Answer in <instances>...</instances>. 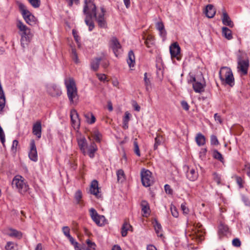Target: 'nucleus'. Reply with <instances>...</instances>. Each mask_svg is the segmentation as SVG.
Segmentation results:
<instances>
[{"instance_id":"1a4fd4ad","label":"nucleus","mask_w":250,"mask_h":250,"mask_svg":"<svg viewBox=\"0 0 250 250\" xmlns=\"http://www.w3.org/2000/svg\"><path fill=\"white\" fill-rule=\"evenodd\" d=\"M249 66V61L248 59L244 60L241 56H238L237 68L242 73L245 75L248 73V69Z\"/></svg>"},{"instance_id":"2eb2a0df","label":"nucleus","mask_w":250,"mask_h":250,"mask_svg":"<svg viewBox=\"0 0 250 250\" xmlns=\"http://www.w3.org/2000/svg\"><path fill=\"white\" fill-rule=\"evenodd\" d=\"M79 147L82 153L85 155L87 154L86 149L87 148V141L84 137H82L77 139Z\"/></svg>"},{"instance_id":"4be33fe9","label":"nucleus","mask_w":250,"mask_h":250,"mask_svg":"<svg viewBox=\"0 0 250 250\" xmlns=\"http://www.w3.org/2000/svg\"><path fill=\"white\" fill-rule=\"evenodd\" d=\"M156 27L159 31L160 35L163 38H165L167 35V32L165 29L163 23L161 21L157 22L156 24Z\"/></svg>"},{"instance_id":"7ed1b4c3","label":"nucleus","mask_w":250,"mask_h":250,"mask_svg":"<svg viewBox=\"0 0 250 250\" xmlns=\"http://www.w3.org/2000/svg\"><path fill=\"white\" fill-rule=\"evenodd\" d=\"M219 78L222 82H225L230 86L234 84V79L230 69L228 67H222L219 71Z\"/></svg>"},{"instance_id":"58836bf2","label":"nucleus","mask_w":250,"mask_h":250,"mask_svg":"<svg viewBox=\"0 0 250 250\" xmlns=\"http://www.w3.org/2000/svg\"><path fill=\"white\" fill-rule=\"evenodd\" d=\"M102 56L100 57V59H101L102 65L104 68H106L109 65V62L106 59L105 54L104 53H102Z\"/></svg>"},{"instance_id":"2f4dec72","label":"nucleus","mask_w":250,"mask_h":250,"mask_svg":"<svg viewBox=\"0 0 250 250\" xmlns=\"http://www.w3.org/2000/svg\"><path fill=\"white\" fill-rule=\"evenodd\" d=\"M229 231L228 226L223 223H221L219 226L218 232L220 235H225Z\"/></svg>"},{"instance_id":"0e129e2a","label":"nucleus","mask_w":250,"mask_h":250,"mask_svg":"<svg viewBox=\"0 0 250 250\" xmlns=\"http://www.w3.org/2000/svg\"><path fill=\"white\" fill-rule=\"evenodd\" d=\"M165 190L167 193L171 194L172 193V190L170 188V186L167 184L165 186Z\"/></svg>"},{"instance_id":"0eeeda50","label":"nucleus","mask_w":250,"mask_h":250,"mask_svg":"<svg viewBox=\"0 0 250 250\" xmlns=\"http://www.w3.org/2000/svg\"><path fill=\"white\" fill-rule=\"evenodd\" d=\"M151 172L149 170L143 168L141 172V181L142 184L146 187L150 186L153 183Z\"/></svg>"},{"instance_id":"f8f14e48","label":"nucleus","mask_w":250,"mask_h":250,"mask_svg":"<svg viewBox=\"0 0 250 250\" xmlns=\"http://www.w3.org/2000/svg\"><path fill=\"white\" fill-rule=\"evenodd\" d=\"M170 53L171 58H176L178 60L180 59V47L177 42L172 43L169 47Z\"/></svg>"},{"instance_id":"4d7b16f0","label":"nucleus","mask_w":250,"mask_h":250,"mask_svg":"<svg viewBox=\"0 0 250 250\" xmlns=\"http://www.w3.org/2000/svg\"><path fill=\"white\" fill-rule=\"evenodd\" d=\"M161 140H160V137L158 136H157L155 138V144L154 145V149L156 150L158 146H159L161 144Z\"/></svg>"},{"instance_id":"6e6552de","label":"nucleus","mask_w":250,"mask_h":250,"mask_svg":"<svg viewBox=\"0 0 250 250\" xmlns=\"http://www.w3.org/2000/svg\"><path fill=\"white\" fill-rule=\"evenodd\" d=\"M90 215L92 220L99 226L104 225L105 218L103 215L98 214L97 211L93 208L89 209Z\"/></svg>"},{"instance_id":"de8ad7c7","label":"nucleus","mask_w":250,"mask_h":250,"mask_svg":"<svg viewBox=\"0 0 250 250\" xmlns=\"http://www.w3.org/2000/svg\"><path fill=\"white\" fill-rule=\"evenodd\" d=\"M82 198V193L81 190H77L75 194V199L77 204H79Z\"/></svg>"},{"instance_id":"6ab92c4d","label":"nucleus","mask_w":250,"mask_h":250,"mask_svg":"<svg viewBox=\"0 0 250 250\" xmlns=\"http://www.w3.org/2000/svg\"><path fill=\"white\" fill-rule=\"evenodd\" d=\"M222 20L223 24L225 25L228 26L230 28L233 27L234 25L233 23L230 20L228 14L226 12H224L223 13V17Z\"/></svg>"},{"instance_id":"aec40b11","label":"nucleus","mask_w":250,"mask_h":250,"mask_svg":"<svg viewBox=\"0 0 250 250\" xmlns=\"http://www.w3.org/2000/svg\"><path fill=\"white\" fill-rule=\"evenodd\" d=\"M205 13L207 17L212 18L214 16L216 11L212 4H208L206 6Z\"/></svg>"},{"instance_id":"8fccbe9b","label":"nucleus","mask_w":250,"mask_h":250,"mask_svg":"<svg viewBox=\"0 0 250 250\" xmlns=\"http://www.w3.org/2000/svg\"><path fill=\"white\" fill-rule=\"evenodd\" d=\"M170 210H171V214L173 217H174L175 218H177L178 217V215H179L178 212L177 211L176 208L174 206H173V205L171 206Z\"/></svg>"},{"instance_id":"e2e57ef3","label":"nucleus","mask_w":250,"mask_h":250,"mask_svg":"<svg viewBox=\"0 0 250 250\" xmlns=\"http://www.w3.org/2000/svg\"><path fill=\"white\" fill-rule=\"evenodd\" d=\"M181 105H182V108L184 110H185L186 111L188 110L189 106L188 103L186 101H182L181 102Z\"/></svg>"},{"instance_id":"20e7f679","label":"nucleus","mask_w":250,"mask_h":250,"mask_svg":"<svg viewBox=\"0 0 250 250\" xmlns=\"http://www.w3.org/2000/svg\"><path fill=\"white\" fill-rule=\"evenodd\" d=\"M18 4L19 10L26 22L32 26L35 25L37 19L35 16L27 9L24 4L19 2Z\"/></svg>"},{"instance_id":"49530a36","label":"nucleus","mask_w":250,"mask_h":250,"mask_svg":"<svg viewBox=\"0 0 250 250\" xmlns=\"http://www.w3.org/2000/svg\"><path fill=\"white\" fill-rule=\"evenodd\" d=\"M147 73H145L144 74V82L146 85V90L148 91L149 87L150 86V81L149 79L147 77Z\"/></svg>"},{"instance_id":"f257e3e1","label":"nucleus","mask_w":250,"mask_h":250,"mask_svg":"<svg viewBox=\"0 0 250 250\" xmlns=\"http://www.w3.org/2000/svg\"><path fill=\"white\" fill-rule=\"evenodd\" d=\"M65 84L67 89V94L71 104H76L78 100V95L75 82L73 78L65 80Z\"/></svg>"},{"instance_id":"f3484780","label":"nucleus","mask_w":250,"mask_h":250,"mask_svg":"<svg viewBox=\"0 0 250 250\" xmlns=\"http://www.w3.org/2000/svg\"><path fill=\"white\" fill-rule=\"evenodd\" d=\"M33 134L36 136L38 139L41 137L42 135V124L40 121H37L33 125Z\"/></svg>"},{"instance_id":"774afa93","label":"nucleus","mask_w":250,"mask_h":250,"mask_svg":"<svg viewBox=\"0 0 250 250\" xmlns=\"http://www.w3.org/2000/svg\"><path fill=\"white\" fill-rule=\"evenodd\" d=\"M236 182L239 185L240 188L243 187V180L240 177H236Z\"/></svg>"},{"instance_id":"a211bd4d","label":"nucleus","mask_w":250,"mask_h":250,"mask_svg":"<svg viewBox=\"0 0 250 250\" xmlns=\"http://www.w3.org/2000/svg\"><path fill=\"white\" fill-rule=\"evenodd\" d=\"M198 177V172L196 171L195 168H188V169L187 172V177L188 179L191 181H194L197 179Z\"/></svg>"},{"instance_id":"09e8293b","label":"nucleus","mask_w":250,"mask_h":250,"mask_svg":"<svg viewBox=\"0 0 250 250\" xmlns=\"http://www.w3.org/2000/svg\"><path fill=\"white\" fill-rule=\"evenodd\" d=\"M62 232L64 234V235L68 238V239H69L72 236L70 234V229L67 226L63 227L62 228Z\"/></svg>"},{"instance_id":"338daca9","label":"nucleus","mask_w":250,"mask_h":250,"mask_svg":"<svg viewBox=\"0 0 250 250\" xmlns=\"http://www.w3.org/2000/svg\"><path fill=\"white\" fill-rule=\"evenodd\" d=\"M86 243L88 247L91 249H95L96 245L94 242H91L89 239L86 240Z\"/></svg>"},{"instance_id":"052dcab7","label":"nucleus","mask_w":250,"mask_h":250,"mask_svg":"<svg viewBox=\"0 0 250 250\" xmlns=\"http://www.w3.org/2000/svg\"><path fill=\"white\" fill-rule=\"evenodd\" d=\"M232 245L235 247H240L241 246V241L238 238H234L232 240Z\"/></svg>"},{"instance_id":"c9c22d12","label":"nucleus","mask_w":250,"mask_h":250,"mask_svg":"<svg viewBox=\"0 0 250 250\" xmlns=\"http://www.w3.org/2000/svg\"><path fill=\"white\" fill-rule=\"evenodd\" d=\"M213 157L214 158L219 160L222 163L224 161V158L222 154L216 149L214 150L213 151Z\"/></svg>"},{"instance_id":"6e6d98bb","label":"nucleus","mask_w":250,"mask_h":250,"mask_svg":"<svg viewBox=\"0 0 250 250\" xmlns=\"http://www.w3.org/2000/svg\"><path fill=\"white\" fill-rule=\"evenodd\" d=\"M0 139L3 146H4L5 142V135L3 130L1 127L0 126Z\"/></svg>"},{"instance_id":"9b49d317","label":"nucleus","mask_w":250,"mask_h":250,"mask_svg":"<svg viewBox=\"0 0 250 250\" xmlns=\"http://www.w3.org/2000/svg\"><path fill=\"white\" fill-rule=\"evenodd\" d=\"M19 34L21 36V45L23 48H24L30 42L32 37V34L31 33L30 30H28V32L26 31L21 32L19 33Z\"/></svg>"},{"instance_id":"a19ab883","label":"nucleus","mask_w":250,"mask_h":250,"mask_svg":"<svg viewBox=\"0 0 250 250\" xmlns=\"http://www.w3.org/2000/svg\"><path fill=\"white\" fill-rule=\"evenodd\" d=\"M17 245L13 242H8L5 246L6 250H16Z\"/></svg>"},{"instance_id":"dca6fc26","label":"nucleus","mask_w":250,"mask_h":250,"mask_svg":"<svg viewBox=\"0 0 250 250\" xmlns=\"http://www.w3.org/2000/svg\"><path fill=\"white\" fill-rule=\"evenodd\" d=\"M47 91L52 96H60L62 94L61 90L54 84L47 86Z\"/></svg>"},{"instance_id":"f704fd0d","label":"nucleus","mask_w":250,"mask_h":250,"mask_svg":"<svg viewBox=\"0 0 250 250\" xmlns=\"http://www.w3.org/2000/svg\"><path fill=\"white\" fill-rule=\"evenodd\" d=\"M92 19H90L89 17H86L84 20L85 24L88 26L89 30L92 31L94 28V24L93 21H91Z\"/></svg>"},{"instance_id":"7c9ffc66","label":"nucleus","mask_w":250,"mask_h":250,"mask_svg":"<svg viewBox=\"0 0 250 250\" xmlns=\"http://www.w3.org/2000/svg\"><path fill=\"white\" fill-rule=\"evenodd\" d=\"M97 150V147L95 143L93 142L91 144L88 150L89 156L91 158L94 157V153Z\"/></svg>"},{"instance_id":"bf43d9fd","label":"nucleus","mask_w":250,"mask_h":250,"mask_svg":"<svg viewBox=\"0 0 250 250\" xmlns=\"http://www.w3.org/2000/svg\"><path fill=\"white\" fill-rule=\"evenodd\" d=\"M130 114L128 112H127V111L125 112V117H124V119H123V122L126 123H128L129 121L130 120Z\"/></svg>"},{"instance_id":"cd10ccee","label":"nucleus","mask_w":250,"mask_h":250,"mask_svg":"<svg viewBox=\"0 0 250 250\" xmlns=\"http://www.w3.org/2000/svg\"><path fill=\"white\" fill-rule=\"evenodd\" d=\"M127 63L130 67H133L135 64V56L133 51L130 50L128 54Z\"/></svg>"},{"instance_id":"ddd939ff","label":"nucleus","mask_w":250,"mask_h":250,"mask_svg":"<svg viewBox=\"0 0 250 250\" xmlns=\"http://www.w3.org/2000/svg\"><path fill=\"white\" fill-rule=\"evenodd\" d=\"M90 192L91 194L95 195L98 198L102 197V194L99 191L98 183L97 180H94L92 181L90 188Z\"/></svg>"},{"instance_id":"e433bc0d","label":"nucleus","mask_w":250,"mask_h":250,"mask_svg":"<svg viewBox=\"0 0 250 250\" xmlns=\"http://www.w3.org/2000/svg\"><path fill=\"white\" fill-rule=\"evenodd\" d=\"M68 239L71 244L74 246L75 250H82L80 245L76 242L72 237H70Z\"/></svg>"},{"instance_id":"b1692460","label":"nucleus","mask_w":250,"mask_h":250,"mask_svg":"<svg viewBox=\"0 0 250 250\" xmlns=\"http://www.w3.org/2000/svg\"><path fill=\"white\" fill-rule=\"evenodd\" d=\"M132 226L126 221H125L122 227V236L123 237H125L127 235V231L131 230L132 231Z\"/></svg>"},{"instance_id":"c85d7f7f","label":"nucleus","mask_w":250,"mask_h":250,"mask_svg":"<svg viewBox=\"0 0 250 250\" xmlns=\"http://www.w3.org/2000/svg\"><path fill=\"white\" fill-rule=\"evenodd\" d=\"M16 25L19 29V34L23 32H28V30H30V28L27 27L21 21H17Z\"/></svg>"},{"instance_id":"79ce46f5","label":"nucleus","mask_w":250,"mask_h":250,"mask_svg":"<svg viewBox=\"0 0 250 250\" xmlns=\"http://www.w3.org/2000/svg\"><path fill=\"white\" fill-rule=\"evenodd\" d=\"M154 227L156 233L157 234L158 236H160V237L162 236H163L162 234H161V233L159 234L160 231L162 229V227H161V224L159 223H158L157 221H156L155 224H154Z\"/></svg>"},{"instance_id":"69168bd1","label":"nucleus","mask_w":250,"mask_h":250,"mask_svg":"<svg viewBox=\"0 0 250 250\" xmlns=\"http://www.w3.org/2000/svg\"><path fill=\"white\" fill-rule=\"evenodd\" d=\"M97 76L98 77V79L101 81H104L106 80V76L104 74H99L97 73L96 74Z\"/></svg>"},{"instance_id":"423d86ee","label":"nucleus","mask_w":250,"mask_h":250,"mask_svg":"<svg viewBox=\"0 0 250 250\" xmlns=\"http://www.w3.org/2000/svg\"><path fill=\"white\" fill-rule=\"evenodd\" d=\"M96 6L93 2V0H84L83 13L86 17L92 19L96 16Z\"/></svg>"},{"instance_id":"c03bdc74","label":"nucleus","mask_w":250,"mask_h":250,"mask_svg":"<svg viewBox=\"0 0 250 250\" xmlns=\"http://www.w3.org/2000/svg\"><path fill=\"white\" fill-rule=\"evenodd\" d=\"M85 118H88V117H90V120H87V123L90 124H92L95 122L96 118L94 115L91 113H88L84 114Z\"/></svg>"},{"instance_id":"4c0bfd02","label":"nucleus","mask_w":250,"mask_h":250,"mask_svg":"<svg viewBox=\"0 0 250 250\" xmlns=\"http://www.w3.org/2000/svg\"><path fill=\"white\" fill-rule=\"evenodd\" d=\"M117 180L122 182L125 180V173L122 169H119L117 171Z\"/></svg>"},{"instance_id":"603ef678","label":"nucleus","mask_w":250,"mask_h":250,"mask_svg":"<svg viewBox=\"0 0 250 250\" xmlns=\"http://www.w3.org/2000/svg\"><path fill=\"white\" fill-rule=\"evenodd\" d=\"M213 180L216 182L218 185L221 184V176L217 173L214 172L213 174Z\"/></svg>"},{"instance_id":"680f3d73","label":"nucleus","mask_w":250,"mask_h":250,"mask_svg":"<svg viewBox=\"0 0 250 250\" xmlns=\"http://www.w3.org/2000/svg\"><path fill=\"white\" fill-rule=\"evenodd\" d=\"M181 208L183 213L187 214L189 212L188 208L186 206V204L183 203L181 205Z\"/></svg>"},{"instance_id":"473e14b6","label":"nucleus","mask_w":250,"mask_h":250,"mask_svg":"<svg viewBox=\"0 0 250 250\" xmlns=\"http://www.w3.org/2000/svg\"><path fill=\"white\" fill-rule=\"evenodd\" d=\"M222 34L228 40L232 38L231 31L227 27H222Z\"/></svg>"},{"instance_id":"864d4df0","label":"nucleus","mask_w":250,"mask_h":250,"mask_svg":"<svg viewBox=\"0 0 250 250\" xmlns=\"http://www.w3.org/2000/svg\"><path fill=\"white\" fill-rule=\"evenodd\" d=\"M210 143L212 145L217 146L219 144L217 138L215 135H211L210 137Z\"/></svg>"},{"instance_id":"13d9d810","label":"nucleus","mask_w":250,"mask_h":250,"mask_svg":"<svg viewBox=\"0 0 250 250\" xmlns=\"http://www.w3.org/2000/svg\"><path fill=\"white\" fill-rule=\"evenodd\" d=\"M102 135L99 132H96L94 135V139L97 142H100L101 141Z\"/></svg>"},{"instance_id":"f03ea898","label":"nucleus","mask_w":250,"mask_h":250,"mask_svg":"<svg viewBox=\"0 0 250 250\" xmlns=\"http://www.w3.org/2000/svg\"><path fill=\"white\" fill-rule=\"evenodd\" d=\"M12 186L21 194H24L29 189L28 185L25 179L19 175H16L13 179Z\"/></svg>"},{"instance_id":"5fc2aeb1","label":"nucleus","mask_w":250,"mask_h":250,"mask_svg":"<svg viewBox=\"0 0 250 250\" xmlns=\"http://www.w3.org/2000/svg\"><path fill=\"white\" fill-rule=\"evenodd\" d=\"M5 98L0 97V112H2L5 105Z\"/></svg>"},{"instance_id":"39448f33","label":"nucleus","mask_w":250,"mask_h":250,"mask_svg":"<svg viewBox=\"0 0 250 250\" xmlns=\"http://www.w3.org/2000/svg\"><path fill=\"white\" fill-rule=\"evenodd\" d=\"M188 82L192 83V87L195 92L202 93L204 91L206 83L202 75L196 77L191 76Z\"/></svg>"},{"instance_id":"5701e85b","label":"nucleus","mask_w":250,"mask_h":250,"mask_svg":"<svg viewBox=\"0 0 250 250\" xmlns=\"http://www.w3.org/2000/svg\"><path fill=\"white\" fill-rule=\"evenodd\" d=\"M8 235L12 237L21 239L22 236L21 232L13 229H10L7 232Z\"/></svg>"},{"instance_id":"a18cd8bd","label":"nucleus","mask_w":250,"mask_h":250,"mask_svg":"<svg viewBox=\"0 0 250 250\" xmlns=\"http://www.w3.org/2000/svg\"><path fill=\"white\" fill-rule=\"evenodd\" d=\"M97 21L98 25L101 28H105L106 26V21L104 19V18H103L102 19H96Z\"/></svg>"},{"instance_id":"37998d69","label":"nucleus","mask_w":250,"mask_h":250,"mask_svg":"<svg viewBox=\"0 0 250 250\" xmlns=\"http://www.w3.org/2000/svg\"><path fill=\"white\" fill-rule=\"evenodd\" d=\"M32 6L35 8H39L41 5L40 0H27Z\"/></svg>"},{"instance_id":"72a5a7b5","label":"nucleus","mask_w":250,"mask_h":250,"mask_svg":"<svg viewBox=\"0 0 250 250\" xmlns=\"http://www.w3.org/2000/svg\"><path fill=\"white\" fill-rule=\"evenodd\" d=\"M196 142L199 146H203L206 142L205 136L201 133L197 134L196 137Z\"/></svg>"},{"instance_id":"3c124183","label":"nucleus","mask_w":250,"mask_h":250,"mask_svg":"<svg viewBox=\"0 0 250 250\" xmlns=\"http://www.w3.org/2000/svg\"><path fill=\"white\" fill-rule=\"evenodd\" d=\"M101 13L99 14L98 15H97L96 14V17H93V18H94L95 19H102L103 18H104V14L106 12L105 10L104 9V8L103 7H101Z\"/></svg>"},{"instance_id":"ea45409f","label":"nucleus","mask_w":250,"mask_h":250,"mask_svg":"<svg viewBox=\"0 0 250 250\" xmlns=\"http://www.w3.org/2000/svg\"><path fill=\"white\" fill-rule=\"evenodd\" d=\"M133 146H134V151L135 153L138 156H140V151L139 149V145L137 142V139H135L133 141Z\"/></svg>"},{"instance_id":"c756f323","label":"nucleus","mask_w":250,"mask_h":250,"mask_svg":"<svg viewBox=\"0 0 250 250\" xmlns=\"http://www.w3.org/2000/svg\"><path fill=\"white\" fill-rule=\"evenodd\" d=\"M144 39L145 40L146 45L148 48L154 44V37L151 35H147L146 37H144Z\"/></svg>"},{"instance_id":"393cba45","label":"nucleus","mask_w":250,"mask_h":250,"mask_svg":"<svg viewBox=\"0 0 250 250\" xmlns=\"http://www.w3.org/2000/svg\"><path fill=\"white\" fill-rule=\"evenodd\" d=\"M101 59L100 57H97L91 61L90 65L93 70L96 71L98 70Z\"/></svg>"},{"instance_id":"a878e982","label":"nucleus","mask_w":250,"mask_h":250,"mask_svg":"<svg viewBox=\"0 0 250 250\" xmlns=\"http://www.w3.org/2000/svg\"><path fill=\"white\" fill-rule=\"evenodd\" d=\"M194 238L198 241H202L204 239V232L199 228H195L194 230Z\"/></svg>"},{"instance_id":"bb28decb","label":"nucleus","mask_w":250,"mask_h":250,"mask_svg":"<svg viewBox=\"0 0 250 250\" xmlns=\"http://www.w3.org/2000/svg\"><path fill=\"white\" fill-rule=\"evenodd\" d=\"M70 118H71V122H72V124L74 125H75V123H76V119H78V126L79 127L80 125V119H79L78 114L76 110H75V109L71 110V112H70Z\"/></svg>"},{"instance_id":"9d476101","label":"nucleus","mask_w":250,"mask_h":250,"mask_svg":"<svg viewBox=\"0 0 250 250\" xmlns=\"http://www.w3.org/2000/svg\"><path fill=\"white\" fill-rule=\"evenodd\" d=\"M110 46L116 57L121 53V45L116 38L113 37L111 39Z\"/></svg>"},{"instance_id":"4468645a","label":"nucleus","mask_w":250,"mask_h":250,"mask_svg":"<svg viewBox=\"0 0 250 250\" xmlns=\"http://www.w3.org/2000/svg\"><path fill=\"white\" fill-rule=\"evenodd\" d=\"M29 157L30 159L34 162L38 160V155L35 145V142L34 140H32L30 142V151L29 153Z\"/></svg>"},{"instance_id":"412c9836","label":"nucleus","mask_w":250,"mask_h":250,"mask_svg":"<svg viewBox=\"0 0 250 250\" xmlns=\"http://www.w3.org/2000/svg\"><path fill=\"white\" fill-rule=\"evenodd\" d=\"M142 211L143 212V216H147L150 213V208L149 204L147 201L143 200L141 203Z\"/></svg>"}]
</instances>
